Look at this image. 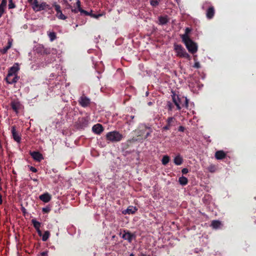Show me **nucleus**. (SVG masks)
Listing matches in <instances>:
<instances>
[{
  "label": "nucleus",
  "mask_w": 256,
  "mask_h": 256,
  "mask_svg": "<svg viewBox=\"0 0 256 256\" xmlns=\"http://www.w3.org/2000/svg\"><path fill=\"white\" fill-rule=\"evenodd\" d=\"M12 133L13 139L16 142L18 143H20V136L19 134L17 132L16 130L15 126H12Z\"/></svg>",
  "instance_id": "nucleus-14"
},
{
  "label": "nucleus",
  "mask_w": 256,
  "mask_h": 256,
  "mask_svg": "<svg viewBox=\"0 0 256 256\" xmlns=\"http://www.w3.org/2000/svg\"><path fill=\"white\" fill-rule=\"evenodd\" d=\"M123 135L119 132L118 131H111L106 134V140L112 142H116L122 140L123 139Z\"/></svg>",
  "instance_id": "nucleus-3"
},
{
  "label": "nucleus",
  "mask_w": 256,
  "mask_h": 256,
  "mask_svg": "<svg viewBox=\"0 0 256 256\" xmlns=\"http://www.w3.org/2000/svg\"><path fill=\"white\" fill-rule=\"evenodd\" d=\"M90 16H91V17H92V18H98L99 17H100L102 16V14H95L91 13Z\"/></svg>",
  "instance_id": "nucleus-41"
},
{
  "label": "nucleus",
  "mask_w": 256,
  "mask_h": 256,
  "mask_svg": "<svg viewBox=\"0 0 256 256\" xmlns=\"http://www.w3.org/2000/svg\"><path fill=\"white\" fill-rule=\"evenodd\" d=\"M42 48L43 49V52L47 54L46 50L44 49L43 46H42Z\"/></svg>",
  "instance_id": "nucleus-55"
},
{
  "label": "nucleus",
  "mask_w": 256,
  "mask_h": 256,
  "mask_svg": "<svg viewBox=\"0 0 256 256\" xmlns=\"http://www.w3.org/2000/svg\"><path fill=\"white\" fill-rule=\"evenodd\" d=\"M130 256H134V254L132 253H131Z\"/></svg>",
  "instance_id": "nucleus-59"
},
{
  "label": "nucleus",
  "mask_w": 256,
  "mask_h": 256,
  "mask_svg": "<svg viewBox=\"0 0 256 256\" xmlns=\"http://www.w3.org/2000/svg\"><path fill=\"white\" fill-rule=\"evenodd\" d=\"M1 148H2V145H1V144H0V149H1Z\"/></svg>",
  "instance_id": "nucleus-60"
},
{
  "label": "nucleus",
  "mask_w": 256,
  "mask_h": 256,
  "mask_svg": "<svg viewBox=\"0 0 256 256\" xmlns=\"http://www.w3.org/2000/svg\"><path fill=\"white\" fill-rule=\"evenodd\" d=\"M47 35L48 36L50 41L53 42L56 39V33L54 32H47Z\"/></svg>",
  "instance_id": "nucleus-25"
},
{
  "label": "nucleus",
  "mask_w": 256,
  "mask_h": 256,
  "mask_svg": "<svg viewBox=\"0 0 256 256\" xmlns=\"http://www.w3.org/2000/svg\"><path fill=\"white\" fill-rule=\"evenodd\" d=\"M22 212H23L24 214H25L26 212V209L24 208H22Z\"/></svg>",
  "instance_id": "nucleus-53"
},
{
  "label": "nucleus",
  "mask_w": 256,
  "mask_h": 256,
  "mask_svg": "<svg viewBox=\"0 0 256 256\" xmlns=\"http://www.w3.org/2000/svg\"><path fill=\"white\" fill-rule=\"evenodd\" d=\"M222 226V224L220 220H214L212 222L211 226L214 229L218 230Z\"/></svg>",
  "instance_id": "nucleus-23"
},
{
  "label": "nucleus",
  "mask_w": 256,
  "mask_h": 256,
  "mask_svg": "<svg viewBox=\"0 0 256 256\" xmlns=\"http://www.w3.org/2000/svg\"><path fill=\"white\" fill-rule=\"evenodd\" d=\"M68 8H72V6L70 4H68Z\"/></svg>",
  "instance_id": "nucleus-56"
},
{
  "label": "nucleus",
  "mask_w": 256,
  "mask_h": 256,
  "mask_svg": "<svg viewBox=\"0 0 256 256\" xmlns=\"http://www.w3.org/2000/svg\"><path fill=\"white\" fill-rule=\"evenodd\" d=\"M160 0H150V4L152 6L156 7L159 4Z\"/></svg>",
  "instance_id": "nucleus-33"
},
{
  "label": "nucleus",
  "mask_w": 256,
  "mask_h": 256,
  "mask_svg": "<svg viewBox=\"0 0 256 256\" xmlns=\"http://www.w3.org/2000/svg\"><path fill=\"white\" fill-rule=\"evenodd\" d=\"M40 256H48V251H44L40 253Z\"/></svg>",
  "instance_id": "nucleus-48"
},
{
  "label": "nucleus",
  "mask_w": 256,
  "mask_h": 256,
  "mask_svg": "<svg viewBox=\"0 0 256 256\" xmlns=\"http://www.w3.org/2000/svg\"><path fill=\"white\" fill-rule=\"evenodd\" d=\"M139 128L142 129V130H148L146 132V135L144 136V138H148L150 134L152 132V130L150 126H146V124H140L139 126Z\"/></svg>",
  "instance_id": "nucleus-13"
},
{
  "label": "nucleus",
  "mask_w": 256,
  "mask_h": 256,
  "mask_svg": "<svg viewBox=\"0 0 256 256\" xmlns=\"http://www.w3.org/2000/svg\"><path fill=\"white\" fill-rule=\"evenodd\" d=\"M76 4L78 8H80V0H76Z\"/></svg>",
  "instance_id": "nucleus-47"
},
{
  "label": "nucleus",
  "mask_w": 256,
  "mask_h": 256,
  "mask_svg": "<svg viewBox=\"0 0 256 256\" xmlns=\"http://www.w3.org/2000/svg\"><path fill=\"white\" fill-rule=\"evenodd\" d=\"M178 182L182 186H186L188 183V178L184 176H181L178 178Z\"/></svg>",
  "instance_id": "nucleus-26"
},
{
  "label": "nucleus",
  "mask_w": 256,
  "mask_h": 256,
  "mask_svg": "<svg viewBox=\"0 0 256 256\" xmlns=\"http://www.w3.org/2000/svg\"><path fill=\"white\" fill-rule=\"evenodd\" d=\"M137 211V208L136 207L133 206H128V208L123 212V214H134Z\"/></svg>",
  "instance_id": "nucleus-21"
},
{
  "label": "nucleus",
  "mask_w": 256,
  "mask_h": 256,
  "mask_svg": "<svg viewBox=\"0 0 256 256\" xmlns=\"http://www.w3.org/2000/svg\"><path fill=\"white\" fill-rule=\"evenodd\" d=\"M194 66H193V67L194 68H200V62L197 61V55L194 56Z\"/></svg>",
  "instance_id": "nucleus-32"
},
{
  "label": "nucleus",
  "mask_w": 256,
  "mask_h": 256,
  "mask_svg": "<svg viewBox=\"0 0 256 256\" xmlns=\"http://www.w3.org/2000/svg\"><path fill=\"white\" fill-rule=\"evenodd\" d=\"M1 180V178H0V181Z\"/></svg>",
  "instance_id": "nucleus-62"
},
{
  "label": "nucleus",
  "mask_w": 256,
  "mask_h": 256,
  "mask_svg": "<svg viewBox=\"0 0 256 256\" xmlns=\"http://www.w3.org/2000/svg\"><path fill=\"white\" fill-rule=\"evenodd\" d=\"M170 162V157L167 155H165L163 156L162 160H161V162H162V164L164 166L166 165L168 162Z\"/></svg>",
  "instance_id": "nucleus-29"
},
{
  "label": "nucleus",
  "mask_w": 256,
  "mask_h": 256,
  "mask_svg": "<svg viewBox=\"0 0 256 256\" xmlns=\"http://www.w3.org/2000/svg\"><path fill=\"white\" fill-rule=\"evenodd\" d=\"M6 6V0H2L0 4V18L5 13Z\"/></svg>",
  "instance_id": "nucleus-19"
},
{
  "label": "nucleus",
  "mask_w": 256,
  "mask_h": 256,
  "mask_svg": "<svg viewBox=\"0 0 256 256\" xmlns=\"http://www.w3.org/2000/svg\"><path fill=\"white\" fill-rule=\"evenodd\" d=\"M172 100L177 110H180L183 108H188V100L186 97L174 94L172 95Z\"/></svg>",
  "instance_id": "nucleus-2"
},
{
  "label": "nucleus",
  "mask_w": 256,
  "mask_h": 256,
  "mask_svg": "<svg viewBox=\"0 0 256 256\" xmlns=\"http://www.w3.org/2000/svg\"><path fill=\"white\" fill-rule=\"evenodd\" d=\"M138 136H144V134L146 133L147 130H142L141 128H138Z\"/></svg>",
  "instance_id": "nucleus-38"
},
{
  "label": "nucleus",
  "mask_w": 256,
  "mask_h": 256,
  "mask_svg": "<svg viewBox=\"0 0 256 256\" xmlns=\"http://www.w3.org/2000/svg\"><path fill=\"white\" fill-rule=\"evenodd\" d=\"M27 1H28V3H32L33 0H27Z\"/></svg>",
  "instance_id": "nucleus-57"
},
{
  "label": "nucleus",
  "mask_w": 256,
  "mask_h": 256,
  "mask_svg": "<svg viewBox=\"0 0 256 256\" xmlns=\"http://www.w3.org/2000/svg\"><path fill=\"white\" fill-rule=\"evenodd\" d=\"M31 4H32V9L35 8L36 6H38L40 4L38 2V0H34L32 2H30Z\"/></svg>",
  "instance_id": "nucleus-40"
},
{
  "label": "nucleus",
  "mask_w": 256,
  "mask_h": 256,
  "mask_svg": "<svg viewBox=\"0 0 256 256\" xmlns=\"http://www.w3.org/2000/svg\"><path fill=\"white\" fill-rule=\"evenodd\" d=\"M36 231H37L38 235L40 236L42 235V232L40 231V228L36 229Z\"/></svg>",
  "instance_id": "nucleus-50"
},
{
  "label": "nucleus",
  "mask_w": 256,
  "mask_h": 256,
  "mask_svg": "<svg viewBox=\"0 0 256 256\" xmlns=\"http://www.w3.org/2000/svg\"><path fill=\"white\" fill-rule=\"evenodd\" d=\"M20 70L19 64L17 62L13 64L8 70L7 76L6 77V81L8 84H12L17 82L19 77L17 75L18 72Z\"/></svg>",
  "instance_id": "nucleus-1"
},
{
  "label": "nucleus",
  "mask_w": 256,
  "mask_h": 256,
  "mask_svg": "<svg viewBox=\"0 0 256 256\" xmlns=\"http://www.w3.org/2000/svg\"><path fill=\"white\" fill-rule=\"evenodd\" d=\"M123 232L124 234L122 236V238L124 240L128 241V242H131L132 240L136 238L134 234L131 233L128 230H124Z\"/></svg>",
  "instance_id": "nucleus-11"
},
{
  "label": "nucleus",
  "mask_w": 256,
  "mask_h": 256,
  "mask_svg": "<svg viewBox=\"0 0 256 256\" xmlns=\"http://www.w3.org/2000/svg\"><path fill=\"white\" fill-rule=\"evenodd\" d=\"M178 130L180 132H184V128L182 126H180L178 127Z\"/></svg>",
  "instance_id": "nucleus-49"
},
{
  "label": "nucleus",
  "mask_w": 256,
  "mask_h": 256,
  "mask_svg": "<svg viewBox=\"0 0 256 256\" xmlns=\"http://www.w3.org/2000/svg\"><path fill=\"white\" fill-rule=\"evenodd\" d=\"M12 38H10L8 39V46L0 50V53L2 54H6L8 52V50L10 48L11 46H12Z\"/></svg>",
  "instance_id": "nucleus-15"
},
{
  "label": "nucleus",
  "mask_w": 256,
  "mask_h": 256,
  "mask_svg": "<svg viewBox=\"0 0 256 256\" xmlns=\"http://www.w3.org/2000/svg\"><path fill=\"white\" fill-rule=\"evenodd\" d=\"M57 74H54V73H52L51 75H50V78H56L57 76Z\"/></svg>",
  "instance_id": "nucleus-51"
},
{
  "label": "nucleus",
  "mask_w": 256,
  "mask_h": 256,
  "mask_svg": "<svg viewBox=\"0 0 256 256\" xmlns=\"http://www.w3.org/2000/svg\"><path fill=\"white\" fill-rule=\"evenodd\" d=\"M208 170L209 172H214V166H210V167L208 168Z\"/></svg>",
  "instance_id": "nucleus-46"
},
{
  "label": "nucleus",
  "mask_w": 256,
  "mask_h": 256,
  "mask_svg": "<svg viewBox=\"0 0 256 256\" xmlns=\"http://www.w3.org/2000/svg\"><path fill=\"white\" fill-rule=\"evenodd\" d=\"M2 204V195L0 194V204Z\"/></svg>",
  "instance_id": "nucleus-52"
},
{
  "label": "nucleus",
  "mask_w": 256,
  "mask_h": 256,
  "mask_svg": "<svg viewBox=\"0 0 256 256\" xmlns=\"http://www.w3.org/2000/svg\"><path fill=\"white\" fill-rule=\"evenodd\" d=\"M39 198L42 202H48L50 200V198H52V197L49 193L46 192L40 196Z\"/></svg>",
  "instance_id": "nucleus-18"
},
{
  "label": "nucleus",
  "mask_w": 256,
  "mask_h": 256,
  "mask_svg": "<svg viewBox=\"0 0 256 256\" xmlns=\"http://www.w3.org/2000/svg\"><path fill=\"white\" fill-rule=\"evenodd\" d=\"M33 180L34 181V182H37L38 181V180L36 179V178H34L33 179Z\"/></svg>",
  "instance_id": "nucleus-58"
},
{
  "label": "nucleus",
  "mask_w": 256,
  "mask_h": 256,
  "mask_svg": "<svg viewBox=\"0 0 256 256\" xmlns=\"http://www.w3.org/2000/svg\"><path fill=\"white\" fill-rule=\"evenodd\" d=\"M226 156V154L223 150H218L216 152L215 154V157L216 158L220 160H222L225 158Z\"/></svg>",
  "instance_id": "nucleus-20"
},
{
  "label": "nucleus",
  "mask_w": 256,
  "mask_h": 256,
  "mask_svg": "<svg viewBox=\"0 0 256 256\" xmlns=\"http://www.w3.org/2000/svg\"><path fill=\"white\" fill-rule=\"evenodd\" d=\"M56 16L59 20H65L66 18V16L64 15V14L62 13V12H56Z\"/></svg>",
  "instance_id": "nucleus-31"
},
{
  "label": "nucleus",
  "mask_w": 256,
  "mask_h": 256,
  "mask_svg": "<svg viewBox=\"0 0 256 256\" xmlns=\"http://www.w3.org/2000/svg\"><path fill=\"white\" fill-rule=\"evenodd\" d=\"M170 19L167 15L164 16H160L158 17V24L160 25L166 24L168 23Z\"/></svg>",
  "instance_id": "nucleus-16"
},
{
  "label": "nucleus",
  "mask_w": 256,
  "mask_h": 256,
  "mask_svg": "<svg viewBox=\"0 0 256 256\" xmlns=\"http://www.w3.org/2000/svg\"><path fill=\"white\" fill-rule=\"evenodd\" d=\"M103 130V127L100 124H96L92 127V132L97 134H100Z\"/></svg>",
  "instance_id": "nucleus-17"
},
{
  "label": "nucleus",
  "mask_w": 256,
  "mask_h": 256,
  "mask_svg": "<svg viewBox=\"0 0 256 256\" xmlns=\"http://www.w3.org/2000/svg\"><path fill=\"white\" fill-rule=\"evenodd\" d=\"M176 122V119L174 117H168L166 120V124L162 128V131L170 130L172 126H174Z\"/></svg>",
  "instance_id": "nucleus-8"
},
{
  "label": "nucleus",
  "mask_w": 256,
  "mask_h": 256,
  "mask_svg": "<svg viewBox=\"0 0 256 256\" xmlns=\"http://www.w3.org/2000/svg\"><path fill=\"white\" fill-rule=\"evenodd\" d=\"M176 2L178 3V0H176Z\"/></svg>",
  "instance_id": "nucleus-61"
},
{
  "label": "nucleus",
  "mask_w": 256,
  "mask_h": 256,
  "mask_svg": "<svg viewBox=\"0 0 256 256\" xmlns=\"http://www.w3.org/2000/svg\"><path fill=\"white\" fill-rule=\"evenodd\" d=\"M183 162V158L180 155H177L174 158V164L176 166H180Z\"/></svg>",
  "instance_id": "nucleus-24"
},
{
  "label": "nucleus",
  "mask_w": 256,
  "mask_h": 256,
  "mask_svg": "<svg viewBox=\"0 0 256 256\" xmlns=\"http://www.w3.org/2000/svg\"><path fill=\"white\" fill-rule=\"evenodd\" d=\"M10 107H12L13 111L15 114H18L20 110L22 108V104L18 99H12L10 103Z\"/></svg>",
  "instance_id": "nucleus-7"
},
{
  "label": "nucleus",
  "mask_w": 256,
  "mask_h": 256,
  "mask_svg": "<svg viewBox=\"0 0 256 256\" xmlns=\"http://www.w3.org/2000/svg\"><path fill=\"white\" fill-rule=\"evenodd\" d=\"M42 212H45V213H47V212H50V208H42Z\"/></svg>",
  "instance_id": "nucleus-45"
},
{
  "label": "nucleus",
  "mask_w": 256,
  "mask_h": 256,
  "mask_svg": "<svg viewBox=\"0 0 256 256\" xmlns=\"http://www.w3.org/2000/svg\"><path fill=\"white\" fill-rule=\"evenodd\" d=\"M29 168H30V171L33 172H38V170L36 169V168L33 167L32 166H31Z\"/></svg>",
  "instance_id": "nucleus-43"
},
{
  "label": "nucleus",
  "mask_w": 256,
  "mask_h": 256,
  "mask_svg": "<svg viewBox=\"0 0 256 256\" xmlns=\"http://www.w3.org/2000/svg\"><path fill=\"white\" fill-rule=\"evenodd\" d=\"M50 232L49 231H46L44 232V233L42 235V240L43 242H46L48 240V238H49L50 237Z\"/></svg>",
  "instance_id": "nucleus-30"
},
{
  "label": "nucleus",
  "mask_w": 256,
  "mask_h": 256,
  "mask_svg": "<svg viewBox=\"0 0 256 256\" xmlns=\"http://www.w3.org/2000/svg\"><path fill=\"white\" fill-rule=\"evenodd\" d=\"M54 9H56V12H62L60 6L57 4L56 2L54 3Z\"/></svg>",
  "instance_id": "nucleus-37"
},
{
  "label": "nucleus",
  "mask_w": 256,
  "mask_h": 256,
  "mask_svg": "<svg viewBox=\"0 0 256 256\" xmlns=\"http://www.w3.org/2000/svg\"><path fill=\"white\" fill-rule=\"evenodd\" d=\"M80 9H82V8H72V12L74 14H77L78 12H80Z\"/></svg>",
  "instance_id": "nucleus-42"
},
{
  "label": "nucleus",
  "mask_w": 256,
  "mask_h": 256,
  "mask_svg": "<svg viewBox=\"0 0 256 256\" xmlns=\"http://www.w3.org/2000/svg\"><path fill=\"white\" fill-rule=\"evenodd\" d=\"M134 118V116H126V119L128 120V124H130L132 122V120Z\"/></svg>",
  "instance_id": "nucleus-35"
},
{
  "label": "nucleus",
  "mask_w": 256,
  "mask_h": 256,
  "mask_svg": "<svg viewBox=\"0 0 256 256\" xmlns=\"http://www.w3.org/2000/svg\"><path fill=\"white\" fill-rule=\"evenodd\" d=\"M166 108L168 111L172 112L173 108L172 102L170 101H168L166 103Z\"/></svg>",
  "instance_id": "nucleus-34"
},
{
  "label": "nucleus",
  "mask_w": 256,
  "mask_h": 256,
  "mask_svg": "<svg viewBox=\"0 0 256 256\" xmlns=\"http://www.w3.org/2000/svg\"><path fill=\"white\" fill-rule=\"evenodd\" d=\"M78 122L80 126H84L88 124V121L86 120V118H78Z\"/></svg>",
  "instance_id": "nucleus-27"
},
{
  "label": "nucleus",
  "mask_w": 256,
  "mask_h": 256,
  "mask_svg": "<svg viewBox=\"0 0 256 256\" xmlns=\"http://www.w3.org/2000/svg\"><path fill=\"white\" fill-rule=\"evenodd\" d=\"M14 78V76H12V77H10V80H12V81H14L13 79Z\"/></svg>",
  "instance_id": "nucleus-54"
},
{
  "label": "nucleus",
  "mask_w": 256,
  "mask_h": 256,
  "mask_svg": "<svg viewBox=\"0 0 256 256\" xmlns=\"http://www.w3.org/2000/svg\"><path fill=\"white\" fill-rule=\"evenodd\" d=\"M78 101L80 106L84 108L89 106L91 103L90 99L85 95L80 96Z\"/></svg>",
  "instance_id": "nucleus-9"
},
{
  "label": "nucleus",
  "mask_w": 256,
  "mask_h": 256,
  "mask_svg": "<svg viewBox=\"0 0 256 256\" xmlns=\"http://www.w3.org/2000/svg\"><path fill=\"white\" fill-rule=\"evenodd\" d=\"M174 50L176 52V56L179 58H184L190 60V55L188 54L184 48L180 44H174Z\"/></svg>",
  "instance_id": "nucleus-5"
},
{
  "label": "nucleus",
  "mask_w": 256,
  "mask_h": 256,
  "mask_svg": "<svg viewBox=\"0 0 256 256\" xmlns=\"http://www.w3.org/2000/svg\"><path fill=\"white\" fill-rule=\"evenodd\" d=\"M183 42L185 44L188 52L191 54H196L198 51V45L191 39L183 40Z\"/></svg>",
  "instance_id": "nucleus-6"
},
{
  "label": "nucleus",
  "mask_w": 256,
  "mask_h": 256,
  "mask_svg": "<svg viewBox=\"0 0 256 256\" xmlns=\"http://www.w3.org/2000/svg\"><path fill=\"white\" fill-rule=\"evenodd\" d=\"M30 154L34 160L38 162H40L44 159L42 154L38 151L30 152Z\"/></svg>",
  "instance_id": "nucleus-12"
},
{
  "label": "nucleus",
  "mask_w": 256,
  "mask_h": 256,
  "mask_svg": "<svg viewBox=\"0 0 256 256\" xmlns=\"http://www.w3.org/2000/svg\"><path fill=\"white\" fill-rule=\"evenodd\" d=\"M80 14H84L86 16H90L92 13V11L90 12H88L86 11L83 9H80Z\"/></svg>",
  "instance_id": "nucleus-39"
},
{
  "label": "nucleus",
  "mask_w": 256,
  "mask_h": 256,
  "mask_svg": "<svg viewBox=\"0 0 256 256\" xmlns=\"http://www.w3.org/2000/svg\"><path fill=\"white\" fill-rule=\"evenodd\" d=\"M188 172V169L186 168H184L182 170V173L183 174H186Z\"/></svg>",
  "instance_id": "nucleus-44"
},
{
  "label": "nucleus",
  "mask_w": 256,
  "mask_h": 256,
  "mask_svg": "<svg viewBox=\"0 0 256 256\" xmlns=\"http://www.w3.org/2000/svg\"><path fill=\"white\" fill-rule=\"evenodd\" d=\"M202 10L206 11V16L207 19L211 20L214 18V9L211 2H205L202 4Z\"/></svg>",
  "instance_id": "nucleus-4"
},
{
  "label": "nucleus",
  "mask_w": 256,
  "mask_h": 256,
  "mask_svg": "<svg viewBox=\"0 0 256 256\" xmlns=\"http://www.w3.org/2000/svg\"><path fill=\"white\" fill-rule=\"evenodd\" d=\"M9 0V4H8V8L12 9L16 7V5L14 2H13L12 0Z\"/></svg>",
  "instance_id": "nucleus-36"
},
{
  "label": "nucleus",
  "mask_w": 256,
  "mask_h": 256,
  "mask_svg": "<svg viewBox=\"0 0 256 256\" xmlns=\"http://www.w3.org/2000/svg\"><path fill=\"white\" fill-rule=\"evenodd\" d=\"M31 222H32L34 228L36 230H38V228H40V222L36 221V220L35 218H33L32 220H31Z\"/></svg>",
  "instance_id": "nucleus-28"
},
{
  "label": "nucleus",
  "mask_w": 256,
  "mask_h": 256,
  "mask_svg": "<svg viewBox=\"0 0 256 256\" xmlns=\"http://www.w3.org/2000/svg\"><path fill=\"white\" fill-rule=\"evenodd\" d=\"M52 8L46 2H42L34 8L33 10L36 12H38L40 10H50Z\"/></svg>",
  "instance_id": "nucleus-10"
},
{
  "label": "nucleus",
  "mask_w": 256,
  "mask_h": 256,
  "mask_svg": "<svg viewBox=\"0 0 256 256\" xmlns=\"http://www.w3.org/2000/svg\"><path fill=\"white\" fill-rule=\"evenodd\" d=\"M191 28H186L185 30V33L184 34L181 35L180 38L182 40H190L188 37V34L191 32Z\"/></svg>",
  "instance_id": "nucleus-22"
}]
</instances>
